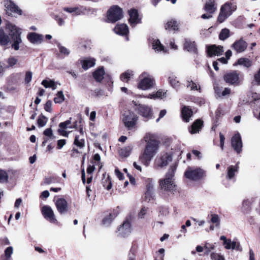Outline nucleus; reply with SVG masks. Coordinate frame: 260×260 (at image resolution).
Returning <instances> with one entry per match:
<instances>
[{
	"instance_id": "obj_43",
	"label": "nucleus",
	"mask_w": 260,
	"mask_h": 260,
	"mask_svg": "<svg viewBox=\"0 0 260 260\" xmlns=\"http://www.w3.org/2000/svg\"><path fill=\"white\" fill-rule=\"evenodd\" d=\"M115 215L112 214H110L109 215L106 216L103 219V224L105 226H109L112 222L113 219L114 218Z\"/></svg>"
},
{
	"instance_id": "obj_42",
	"label": "nucleus",
	"mask_w": 260,
	"mask_h": 260,
	"mask_svg": "<svg viewBox=\"0 0 260 260\" xmlns=\"http://www.w3.org/2000/svg\"><path fill=\"white\" fill-rule=\"evenodd\" d=\"M230 37V30L228 28L221 29L219 35V38L220 40L224 41Z\"/></svg>"
},
{
	"instance_id": "obj_45",
	"label": "nucleus",
	"mask_w": 260,
	"mask_h": 260,
	"mask_svg": "<svg viewBox=\"0 0 260 260\" xmlns=\"http://www.w3.org/2000/svg\"><path fill=\"white\" fill-rule=\"evenodd\" d=\"M57 47L58 48L60 53L64 55V56H67L70 54V50L66 47L61 45L60 44L57 45Z\"/></svg>"
},
{
	"instance_id": "obj_12",
	"label": "nucleus",
	"mask_w": 260,
	"mask_h": 260,
	"mask_svg": "<svg viewBox=\"0 0 260 260\" xmlns=\"http://www.w3.org/2000/svg\"><path fill=\"white\" fill-rule=\"evenodd\" d=\"M172 160V154L171 152H166L161 154L155 161L156 168H162L166 167Z\"/></svg>"
},
{
	"instance_id": "obj_18",
	"label": "nucleus",
	"mask_w": 260,
	"mask_h": 260,
	"mask_svg": "<svg viewBox=\"0 0 260 260\" xmlns=\"http://www.w3.org/2000/svg\"><path fill=\"white\" fill-rule=\"evenodd\" d=\"M131 225L128 220L124 221L123 224L118 229V234L123 237L128 236L131 234Z\"/></svg>"
},
{
	"instance_id": "obj_56",
	"label": "nucleus",
	"mask_w": 260,
	"mask_h": 260,
	"mask_svg": "<svg viewBox=\"0 0 260 260\" xmlns=\"http://www.w3.org/2000/svg\"><path fill=\"white\" fill-rule=\"evenodd\" d=\"M156 99V98H161L162 99L166 96V92H164L161 89L158 90L155 93Z\"/></svg>"
},
{
	"instance_id": "obj_5",
	"label": "nucleus",
	"mask_w": 260,
	"mask_h": 260,
	"mask_svg": "<svg viewBox=\"0 0 260 260\" xmlns=\"http://www.w3.org/2000/svg\"><path fill=\"white\" fill-rule=\"evenodd\" d=\"M121 119L125 127L131 130L136 127L138 116L133 111L126 110L122 113Z\"/></svg>"
},
{
	"instance_id": "obj_6",
	"label": "nucleus",
	"mask_w": 260,
	"mask_h": 260,
	"mask_svg": "<svg viewBox=\"0 0 260 260\" xmlns=\"http://www.w3.org/2000/svg\"><path fill=\"white\" fill-rule=\"evenodd\" d=\"M184 176L189 180L197 181L206 176V172L199 167H189L184 173Z\"/></svg>"
},
{
	"instance_id": "obj_39",
	"label": "nucleus",
	"mask_w": 260,
	"mask_h": 260,
	"mask_svg": "<svg viewBox=\"0 0 260 260\" xmlns=\"http://www.w3.org/2000/svg\"><path fill=\"white\" fill-rule=\"evenodd\" d=\"M251 203L252 201L249 199H246L243 201L242 207L243 212L246 213L250 210V207Z\"/></svg>"
},
{
	"instance_id": "obj_47",
	"label": "nucleus",
	"mask_w": 260,
	"mask_h": 260,
	"mask_svg": "<svg viewBox=\"0 0 260 260\" xmlns=\"http://www.w3.org/2000/svg\"><path fill=\"white\" fill-rule=\"evenodd\" d=\"M215 244H210L208 242H206L204 245V248L205 250V254H209L211 250L215 248Z\"/></svg>"
},
{
	"instance_id": "obj_49",
	"label": "nucleus",
	"mask_w": 260,
	"mask_h": 260,
	"mask_svg": "<svg viewBox=\"0 0 260 260\" xmlns=\"http://www.w3.org/2000/svg\"><path fill=\"white\" fill-rule=\"evenodd\" d=\"M52 17L56 21L58 25L62 26L64 24V21L59 15L53 14H52Z\"/></svg>"
},
{
	"instance_id": "obj_4",
	"label": "nucleus",
	"mask_w": 260,
	"mask_h": 260,
	"mask_svg": "<svg viewBox=\"0 0 260 260\" xmlns=\"http://www.w3.org/2000/svg\"><path fill=\"white\" fill-rule=\"evenodd\" d=\"M176 170V165H173L170 167L166 175V178L160 181V186L162 189L167 191L173 192L175 186L173 178Z\"/></svg>"
},
{
	"instance_id": "obj_1",
	"label": "nucleus",
	"mask_w": 260,
	"mask_h": 260,
	"mask_svg": "<svg viewBox=\"0 0 260 260\" xmlns=\"http://www.w3.org/2000/svg\"><path fill=\"white\" fill-rule=\"evenodd\" d=\"M144 140L146 143L145 148L142 154L140 156V159L145 166H148L157 153L159 141L156 134L147 133L144 137Z\"/></svg>"
},
{
	"instance_id": "obj_64",
	"label": "nucleus",
	"mask_w": 260,
	"mask_h": 260,
	"mask_svg": "<svg viewBox=\"0 0 260 260\" xmlns=\"http://www.w3.org/2000/svg\"><path fill=\"white\" fill-rule=\"evenodd\" d=\"M231 247H231L232 249L240 250L239 244L236 241H232Z\"/></svg>"
},
{
	"instance_id": "obj_62",
	"label": "nucleus",
	"mask_w": 260,
	"mask_h": 260,
	"mask_svg": "<svg viewBox=\"0 0 260 260\" xmlns=\"http://www.w3.org/2000/svg\"><path fill=\"white\" fill-rule=\"evenodd\" d=\"M44 135L47 137H51L52 136V131L51 128L46 129L44 131Z\"/></svg>"
},
{
	"instance_id": "obj_50",
	"label": "nucleus",
	"mask_w": 260,
	"mask_h": 260,
	"mask_svg": "<svg viewBox=\"0 0 260 260\" xmlns=\"http://www.w3.org/2000/svg\"><path fill=\"white\" fill-rule=\"evenodd\" d=\"M211 216V222L215 224L216 226H219L220 223V218L219 216L216 214H212Z\"/></svg>"
},
{
	"instance_id": "obj_28",
	"label": "nucleus",
	"mask_w": 260,
	"mask_h": 260,
	"mask_svg": "<svg viewBox=\"0 0 260 260\" xmlns=\"http://www.w3.org/2000/svg\"><path fill=\"white\" fill-rule=\"evenodd\" d=\"M204 9L207 13L213 14L217 9L215 1L214 0L208 1L205 4Z\"/></svg>"
},
{
	"instance_id": "obj_38",
	"label": "nucleus",
	"mask_w": 260,
	"mask_h": 260,
	"mask_svg": "<svg viewBox=\"0 0 260 260\" xmlns=\"http://www.w3.org/2000/svg\"><path fill=\"white\" fill-rule=\"evenodd\" d=\"M165 28L166 29H168L169 30H175L178 29L177 21L175 20L168 21L165 25Z\"/></svg>"
},
{
	"instance_id": "obj_25",
	"label": "nucleus",
	"mask_w": 260,
	"mask_h": 260,
	"mask_svg": "<svg viewBox=\"0 0 260 260\" xmlns=\"http://www.w3.org/2000/svg\"><path fill=\"white\" fill-rule=\"evenodd\" d=\"M82 67L84 70L93 67L95 64V59L92 57H86L81 60Z\"/></svg>"
},
{
	"instance_id": "obj_57",
	"label": "nucleus",
	"mask_w": 260,
	"mask_h": 260,
	"mask_svg": "<svg viewBox=\"0 0 260 260\" xmlns=\"http://www.w3.org/2000/svg\"><path fill=\"white\" fill-rule=\"evenodd\" d=\"M52 102L50 100L46 102L45 106H44V109L48 112H52Z\"/></svg>"
},
{
	"instance_id": "obj_37",
	"label": "nucleus",
	"mask_w": 260,
	"mask_h": 260,
	"mask_svg": "<svg viewBox=\"0 0 260 260\" xmlns=\"http://www.w3.org/2000/svg\"><path fill=\"white\" fill-rule=\"evenodd\" d=\"M74 145L80 148H83L85 146V140L80 136L76 135L74 141Z\"/></svg>"
},
{
	"instance_id": "obj_16",
	"label": "nucleus",
	"mask_w": 260,
	"mask_h": 260,
	"mask_svg": "<svg viewBox=\"0 0 260 260\" xmlns=\"http://www.w3.org/2000/svg\"><path fill=\"white\" fill-rule=\"evenodd\" d=\"M247 42L243 38L236 40L231 46V48L234 49L236 53H241L244 52L247 47Z\"/></svg>"
},
{
	"instance_id": "obj_7",
	"label": "nucleus",
	"mask_w": 260,
	"mask_h": 260,
	"mask_svg": "<svg viewBox=\"0 0 260 260\" xmlns=\"http://www.w3.org/2000/svg\"><path fill=\"white\" fill-rule=\"evenodd\" d=\"M140 81L138 87L144 90H149L153 88L155 85V80L153 77L147 72H143L139 77Z\"/></svg>"
},
{
	"instance_id": "obj_41",
	"label": "nucleus",
	"mask_w": 260,
	"mask_h": 260,
	"mask_svg": "<svg viewBox=\"0 0 260 260\" xmlns=\"http://www.w3.org/2000/svg\"><path fill=\"white\" fill-rule=\"evenodd\" d=\"M41 84L45 88H52L53 90L55 89L56 87L54 82L51 80L49 81L47 80H44L42 81Z\"/></svg>"
},
{
	"instance_id": "obj_60",
	"label": "nucleus",
	"mask_w": 260,
	"mask_h": 260,
	"mask_svg": "<svg viewBox=\"0 0 260 260\" xmlns=\"http://www.w3.org/2000/svg\"><path fill=\"white\" fill-rule=\"evenodd\" d=\"M66 141L64 139L59 140L57 141V148L59 149H61L66 144Z\"/></svg>"
},
{
	"instance_id": "obj_9",
	"label": "nucleus",
	"mask_w": 260,
	"mask_h": 260,
	"mask_svg": "<svg viewBox=\"0 0 260 260\" xmlns=\"http://www.w3.org/2000/svg\"><path fill=\"white\" fill-rule=\"evenodd\" d=\"M135 105L136 106L135 110L145 121L153 118V113L150 107L143 104L137 105L136 102H135Z\"/></svg>"
},
{
	"instance_id": "obj_24",
	"label": "nucleus",
	"mask_w": 260,
	"mask_h": 260,
	"mask_svg": "<svg viewBox=\"0 0 260 260\" xmlns=\"http://www.w3.org/2000/svg\"><path fill=\"white\" fill-rule=\"evenodd\" d=\"M149 42L151 44L153 49H154L156 52H167V51L165 49L164 46L161 44L160 41L158 39L156 38H150Z\"/></svg>"
},
{
	"instance_id": "obj_51",
	"label": "nucleus",
	"mask_w": 260,
	"mask_h": 260,
	"mask_svg": "<svg viewBox=\"0 0 260 260\" xmlns=\"http://www.w3.org/2000/svg\"><path fill=\"white\" fill-rule=\"evenodd\" d=\"M13 253V248L12 246L7 247L5 250V256L6 260H9L11 258L12 254Z\"/></svg>"
},
{
	"instance_id": "obj_14",
	"label": "nucleus",
	"mask_w": 260,
	"mask_h": 260,
	"mask_svg": "<svg viewBox=\"0 0 260 260\" xmlns=\"http://www.w3.org/2000/svg\"><path fill=\"white\" fill-rule=\"evenodd\" d=\"M231 145L237 154L242 151L243 143L242 138L239 132H237L231 138Z\"/></svg>"
},
{
	"instance_id": "obj_26",
	"label": "nucleus",
	"mask_w": 260,
	"mask_h": 260,
	"mask_svg": "<svg viewBox=\"0 0 260 260\" xmlns=\"http://www.w3.org/2000/svg\"><path fill=\"white\" fill-rule=\"evenodd\" d=\"M203 125V121L200 119H197L192 123V125L189 127V131L191 134L198 133L201 129Z\"/></svg>"
},
{
	"instance_id": "obj_54",
	"label": "nucleus",
	"mask_w": 260,
	"mask_h": 260,
	"mask_svg": "<svg viewBox=\"0 0 260 260\" xmlns=\"http://www.w3.org/2000/svg\"><path fill=\"white\" fill-rule=\"evenodd\" d=\"M32 73L30 71H27L25 73L24 81L25 83L26 84H29L32 79Z\"/></svg>"
},
{
	"instance_id": "obj_32",
	"label": "nucleus",
	"mask_w": 260,
	"mask_h": 260,
	"mask_svg": "<svg viewBox=\"0 0 260 260\" xmlns=\"http://www.w3.org/2000/svg\"><path fill=\"white\" fill-rule=\"evenodd\" d=\"M105 75V71L103 67H101L93 73V77L97 82H101Z\"/></svg>"
},
{
	"instance_id": "obj_55",
	"label": "nucleus",
	"mask_w": 260,
	"mask_h": 260,
	"mask_svg": "<svg viewBox=\"0 0 260 260\" xmlns=\"http://www.w3.org/2000/svg\"><path fill=\"white\" fill-rule=\"evenodd\" d=\"M136 249L132 246L128 254V260H135L136 259Z\"/></svg>"
},
{
	"instance_id": "obj_21",
	"label": "nucleus",
	"mask_w": 260,
	"mask_h": 260,
	"mask_svg": "<svg viewBox=\"0 0 260 260\" xmlns=\"http://www.w3.org/2000/svg\"><path fill=\"white\" fill-rule=\"evenodd\" d=\"M239 162H237L236 165L233 166L231 165L227 168V174L226 175V178L228 180L235 181L236 174L239 171Z\"/></svg>"
},
{
	"instance_id": "obj_19",
	"label": "nucleus",
	"mask_w": 260,
	"mask_h": 260,
	"mask_svg": "<svg viewBox=\"0 0 260 260\" xmlns=\"http://www.w3.org/2000/svg\"><path fill=\"white\" fill-rule=\"evenodd\" d=\"M129 15V22L132 27H135L137 24L141 23L138 12L136 9H132L128 11Z\"/></svg>"
},
{
	"instance_id": "obj_35",
	"label": "nucleus",
	"mask_w": 260,
	"mask_h": 260,
	"mask_svg": "<svg viewBox=\"0 0 260 260\" xmlns=\"http://www.w3.org/2000/svg\"><path fill=\"white\" fill-rule=\"evenodd\" d=\"M133 149V146L130 145L121 148L119 150V154L120 156L126 157L128 156Z\"/></svg>"
},
{
	"instance_id": "obj_23",
	"label": "nucleus",
	"mask_w": 260,
	"mask_h": 260,
	"mask_svg": "<svg viewBox=\"0 0 260 260\" xmlns=\"http://www.w3.org/2000/svg\"><path fill=\"white\" fill-rule=\"evenodd\" d=\"M28 41L34 44H41L43 40V36L36 32H29L27 36Z\"/></svg>"
},
{
	"instance_id": "obj_44",
	"label": "nucleus",
	"mask_w": 260,
	"mask_h": 260,
	"mask_svg": "<svg viewBox=\"0 0 260 260\" xmlns=\"http://www.w3.org/2000/svg\"><path fill=\"white\" fill-rule=\"evenodd\" d=\"M64 100V96L62 91H58L54 98V102L56 104L62 103Z\"/></svg>"
},
{
	"instance_id": "obj_46",
	"label": "nucleus",
	"mask_w": 260,
	"mask_h": 260,
	"mask_svg": "<svg viewBox=\"0 0 260 260\" xmlns=\"http://www.w3.org/2000/svg\"><path fill=\"white\" fill-rule=\"evenodd\" d=\"M48 119L43 115H41L37 120L38 124L39 127H43L45 125Z\"/></svg>"
},
{
	"instance_id": "obj_15",
	"label": "nucleus",
	"mask_w": 260,
	"mask_h": 260,
	"mask_svg": "<svg viewBox=\"0 0 260 260\" xmlns=\"http://www.w3.org/2000/svg\"><path fill=\"white\" fill-rule=\"evenodd\" d=\"M41 213L47 220L52 223L57 222L54 212L52 208L48 205H44L41 208Z\"/></svg>"
},
{
	"instance_id": "obj_63",
	"label": "nucleus",
	"mask_w": 260,
	"mask_h": 260,
	"mask_svg": "<svg viewBox=\"0 0 260 260\" xmlns=\"http://www.w3.org/2000/svg\"><path fill=\"white\" fill-rule=\"evenodd\" d=\"M54 182V179L52 177H46L44 179V183L46 184H50Z\"/></svg>"
},
{
	"instance_id": "obj_53",
	"label": "nucleus",
	"mask_w": 260,
	"mask_h": 260,
	"mask_svg": "<svg viewBox=\"0 0 260 260\" xmlns=\"http://www.w3.org/2000/svg\"><path fill=\"white\" fill-rule=\"evenodd\" d=\"M253 83L258 86H260V69L254 75Z\"/></svg>"
},
{
	"instance_id": "obj_31",
	"label": "nucleus",
	"mask_w": 260,
	"mask_h": 260,
	"mask_svg": "<svg viewBox=\"0 0 260 260\" xmlns=\"http://www.w3.org/2000/svg\"><path fill=\"white\" fill-rule=\"evenodd\" d=\"M134 71L131 70H127L120 76V79L124 82H128L130 79L134 76Z\"/></svg>"
},
{
	"instance_id": "obj_58",
	"label": "nucleus",
	"mask_w": 260,
	"mask_h": 260,
	"mask_svg": "<svg viewBox=\"0 0 260 260\" xmlns=\"http://www.w3.org/2000/svg\"><path fill=\"white\" fill-rule=\"evenodd\" d=\"M147 209L144 207L142 208L139 213L138 217L140 218H143L145 216V215L147 214Z\"/></svg>"
},
{
	"instance_id": "obj_2",
	"label": "nucleus",
	"mask_w": 260,
	"mask_h": 260,
	"mask_svg": "<svg viewBox=\"0 0 260 260\" xmlns=\"http://www.w3.org/2000/svg\"><path fill=\"white\" fill-rule=\"evenodd\" d=\"M7 28L9 30V37L7 35L4 29L0 28V45L6 46L10 41L11 43V47L15 51L19 49V45L22 43L20 29L16 25L12 24H8Z\"/></svg>"
},
{
	"instance_id": "obj_34",
	"label": "nucleus",
	"mask_w": 260,
	"mask_h": 260,
	"mask_svg": "<svg viewBox=\"0 0 260 260\" xmlns=\"http://www.w3.org/2000/svg\"><path fill=\"white\" fill-rule=\"evenodd\" d=\"M184 47L185 49L190 52H196L197 50L195 42L189 40H185Z\"/></svg>"
},
{
	"instance_id": "obj_30",
	"label": "nucleus",
	"mask_w": 260,
	"mask_h": 260,
	"mask_svg": "<svg viewBox=\"0 0 260 260\" xmlns=\"http://www.w3.org/2000/svg\"><path fill=\"white\" fill-rule=\"evenodd\" d=\"M186 87L191 90H197L201 92V86L200 84L192 81L190 78L186 80Z\"/></svg>"
},
{
	"instance_id": "obj_3",
	"label": "nucleus",
	"mask_w": 260,
	"mask_h": 260,
	"mask_svg": "<svg viewBox=\"0 0 260 260\" xmlns=\"http://www.w3.org/2000/svg\"><path fill=\"white\" fill-rule=\"evenodd\" d=\"M237 9V5L233 2L230 1L224 3L220 9L217 21L219 23L223 22L232 15Z\"/></svg>"
},
{
	"instance_id": "obj_10",
	"label": "nucleus",
	"mask_w": 260,
	"mask_h": 260,
	"mask_svg": "<svg viewBox=\"0 0 260 260\" xmlns=\"http://www.w3.org/2000/svg\"><path fill=\"white\" fill-rule=\"evenodd\" d=\"M224 81L229 85L238 86L241 82L239 74L236 71H233L224 74L223 76Z\"/></svg>"
},
{
	"instance_id": "obj_33",
	"label": "nucleus",
	"mask_w": 260,
	"mask_h": 260,
	"mask_svg": "<svg viewBox=\"0 0 260 260\" xmlns=\"http://www.w3.org/2000/svg\"><path fill=\"white\" fill-rule=\"evenodd\" d=\"M153 197V185L149 183L147 185V190L145 193V200L150 201Z\"/></svg>"
},
{
	"instance_id": "obj_17",
	"label": "nucleus",
	"mask_w": 260,
	"mask_h": 260,
	"mask_svg": "<svg viewBox=\"0 0 260 260\" xmlns=\"http://www.w3.org/2000/svg\"><path fill=\"white\" fill-rule=\"evenodd\" d=\"M55 204L58 212L61 214H66L68 211V205L63 198H58L55 201Z\"/></svg>"
},
{
	"instance_id": "obj_13",
	"label": "nucleus",
	"mask_w": 260,
	"mask_h": 260,
	"mask_svg": "<svg viewBox=\"0 0 260 260\" xmlns=\"http://www.w3.org/2000/svg\"><path fill=\"white\" fill-rule=\"evenodd\" d=\"M6 13L11 15L12 13L22 15V10L11 0H4Z\"/></svg>"
},
{
	"instance_id": "obj_59",
	"label": "nucleus",
	"mask_w": 260,
	"mask_h": 260,
	"mask_svg": "<svg viewBox=\"0 0 260 260\" xmlns=\"http://www.w3.org/2000/svg\"><path fill=\"white\" fill-rule=\"evenodd\" d=\"M17 61L18 60L16 58L12 57L9 58L8 62L10 66H13L17 63Z\"/></svg>"
},
{
	"instance_id": "obj_48",
	"label": "nucleus",
	"mask_w": 260,
	"mask_h": 260,
	"mask_svg": "<svg viewBox=\"0 0 260 260\" xmlns=\"http://www.w3.org/2000/svg\"><path fill=\"white\" fill-rule=\"evenodd\" d=\"M8 180V175L7 172L2 170H0V183L7 182Z\"/></svg>"
},
{
	"instance_id": "obj_8",
	"label": "nucleus",
	"mask_w": 260,
	"mask_h": 260,
	"mask_svg": "<svg viewBox=\"0 0 260 260\" xmlns=\"http://www.w3.org/2000/svg\"><path fill=\"white\" fill-rule=\"evenodd\" d=\"M122 17V10L117 6L111 7L107 12V19L109 22L114 23Z\"/></svg>"
},
{
	"instance_id": "obj_61",
	"label": "nucleus",
	"mask_w": 260,
	"mask_h": 260,
	"mask_svg": "<svg viewBox=\"0 0 260 260\" xmlns=\"http://www.w3.org/2000/svg\"><path fill=\"white\" fill-rule=\"evenodd\" d=\"M115 173L117 177L119 178V180H123V174L118 169L116 168L115 170Z\"/></svg>"
},
{
	"instance_id": "obj_29",
	"label": "nucleus",
	"mask_w": 260,
	"mask_h": 260,
	"mask_svg": "<svg viewBox=\"0 0 260 260\" xmlns=\"http://www.w3.org/2000/svg\"><path fill=\"white\" fill-rule=\"evenodd\" d=\"M181 115L183 121L188 122L189 118L192 115V111L188 107L184 106L182 108Z\"/></svg>"
},
{
	"instance_id": "obj_40",
	"label": "nucleus",
	"mask_w": 260,
	"mask_h": 260,
	"mask_svg": "<svg viewBox=\"0 0 260 260\" xmlns=\"http://www.w3.org/2000/svg\"><path fill=\"white\" fill-rule=\"evenodd\" d=\"M237 63L239 65L243 66L246 68H249L252 65L251 61L246 58H239L237 61Z\"/></svg>"
},
{
	"instance_id": "obj_52",
	"label": "nucleus",
	"mask_w": 260,
	"mask_h": 260,
	"mask_svg": "<svg viewBox=\"0 0 260 260\" xmlns=\"http://www.w3.org/2000/svg\"><path fill=\"white\" fill-rule=\"evenodd\" d=\"M210 257L212 260H225L222 255L215 252L211 253Z\"/></svg>"
},
{
	"instance_id": "obj_27",
	"label": "nucleus",
	"mask_w": 260,
	"mask_h": 260,
	"mask_svg": "<svg viewBox=\"0 0 260 260\" xmlns=\"http://www.w3.org/2000/svg\"><path fill=\"white\" fill-rule=\"evenodd\" d=\"M75 125H71V120H67L65 121L64 122H61L59 124V129H58V132L60 133L62 136L67 137L68 136V133L64 131L63 129H66V128H73L75 127Z\"/></svg>"
},
{
	"instance_id": "obj_36",
	"label": "nucleus",
	"mask_w": 260,
	"mask_h": 260,
	"mask_svg": "<svg viewBox=\"0 0 260 260\" xmlns=\"http://www.w3.org/2000/svg\"><path fill=\"white\" fill-rule=\"evenodd\" d=\"M168 81L173 88H177L179 87L180 83L175 75L173 74L170 75L168 78Z\"/></svg>"
},
{
	"instance_id": "obj_22",
	"label": "nucleus",
	"mask_w": 260,
	"mask_h": 260,
	"mask_svg": "<svg viewBox=\"0 0 260 260\" xmlns=\"http://www.w3.org/2000/svg\"><path fill=\"white\" fill-rule=\"evenodd\" d=\"M114 32L121 36H127L128 33V27L125 24H117L114 28ZM126 40H128L127 36L126 37Z\"/></svg>"
},
{
	"instance_id": "obj_20",
	"label": "nucleus",
	"mask_w": 260,
	"mask_h": 260,
	"mask_svg": "<svg viewBox=\"0 0 260 260\" xmlns=\"http://www.w3.org/2000/svg\"><path fill=\"white\" fill-rule=\"evenodd\" d=\"M207 52L210 57L215 55L219 56L223 52V49L221 46H217L215 45H213L208 47Z\"/></svg>"
},
{
	"instance_id": "obj_11",
	"label": "nucleus",
	"mask_w": 260,
	"mask_h": 260,
	"mask_svg": "<svg viewBox=\"0 0 260 260\" xmlns=\"http://www.w3.org/2000/svg\"><path fill=\"white\" fill-rule=\"evenodd\" d=\"M63 10L73 15H81L88 14L91 11L90 8H87L83 6H79L74 7H64Z\"/></svg>"
}]
</instances>
